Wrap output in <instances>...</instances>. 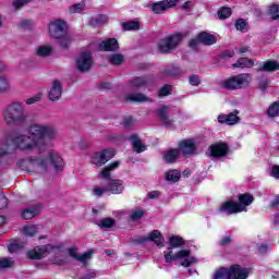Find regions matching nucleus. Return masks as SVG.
Returning a JSON list of instances; mask_svg holds the SVG:
<instances>
[{
    "label": "nucleus",
    "mask_w": 279,
    "mask_h": 279,
    "mask_svg": "<svg viewBox=\"0 0 279 279\" xmlns=\"http://www.w3.org/2000/svg\"><path fill=\"white\" fill-rule=\"evenodd\" d=\"M27 162L33 169H40V171H47L49 165H52L54 171L64 169V159L56 150H49L47 158L31 157Z\"/></svg>",
    "instance_id": "nucleus-3"
},
{
    "label": "nucleus",
    "mask_w": 279,
    "mask_h": 279,
    "mask_svg": "<svg viewBox=\"0 0 279 279\" xmlns=\"http://www.w3.org/2000/svg\"><path fill=\"white\" fill-rule=\"evenodd\" d=\"M270 175L276 180H279V166H272L270 169Z\"/></svg>",
    "instance_id": "nucleus-57"
},
{
    "label": "nucleus",
    "mask_w": 279,
    "mask_h": 279,
    "mask_svg": "<svg viewBox=\"0 0 279 279\" xmlns=\"http://www.w3.org/2000/svg\"><path fill=\"white\" fill-rule=\"evenodd\" d=\"M126 101H132L135 104H143L145 101H153L149 97L142 93L129 94L125 97Z\"/></svg>",
    "instance_id": "nucleus-27"
},
{
    "label": "nucleus",
    "mask_w": 279,
    "mask_h": 279,
    "mask_svg": "<svg viewBox=\"0 0 279 279\" xmlns=\"http://www.w3.org/2000/svg\"><path fill=\"white\" fill-rule=\"evenodd\" d=\"M3 208H8V197H5L3 194H0V210H3Z\"/></svg>",
    "instance_id": "nucleus-58"
},
{
    "label": "nucleus",
    "mask_w": 279,
    "mask_h": 279,
    "mask_svg": "<svg viewBox=\"0 0 279 279\" xmlns=\"http://www.w3.org/2000/svg\"><path fill=\"white\" fill-rule=\"evenodd\" d=\"M141 25L138 22H124L122 23V29L124 32H131V29H138Z\"/></svg>",
    "instance_id": "nucleus-45"
},
{
    "label": "nucleus",
    "mask_w": 279,
    "mask_h": 279,
    "mask_svg": "<svg viewBox=\"0 0 279 279\" xmlns=\"http://www.w3.org/2000/svg\"><path fill=\"white\" fill-rule=\"evenodd\" d=\"M80 12H84V4L78 3L70 7L71 14H80Z\"/></svg>",
    "instance_id": "nucleus-48"
},
{
    "label": "nucleus",
    "mask_w": 279,
    "mask_h": 279,
    "mask_svg": "<svg viewBox=\"0 0 279 279\" xmlns=\"http://www.w3.org/2000/svg\"><path fill=\"white\" fill-rule=\"evenodd\" d=\"M213 279H232L231 270L220 268L214 274Z\"/></svg>",
    "instance_id": "nucleus-34"
},
{
    "label": "nucleus",
    "mask_w": 279,
    "mask_h": 279,
    "mask_svg": "<svg viewBox=\"0 0 279 279\" xmlns=\"http://www.w3.org/2000/svg\"><path fill=\"white\" fill-rule=\"evenodd\" d=\"M10 143L15 147V149H20L21 151H35L37 150L40 154V146L36 141H34L33 136L28 134H15L10 140Z\"/></svg>",
    "instance_id": "nucleus-5"
},
{
    "label": "nucleus",
    "mask_w": 279,
    "mask_h": 279,
    "mask_svg": "<svg viewBox=\"0 0 279 279\" xmlns=\"http://www.w3.org/2000/svg\"><path fill=\"white\" fill-rule=\"evenodd\" d=\"M169 243L171 247H181V245H184V240L180 236L172 235L169 239Z\"/></svg>",
    "instance_id": "nucleus-44"
},
{
    "label": "nucleus",
    "mask_w": 279,
    "mask_h": 279,
    "mask_svg": "<svg viewBox=\"0 0 279 279\" xmlns=\"http://www.w3.org/2000/svg\"><path fill=\"white\" fill-rule=\"evenodd\" d=\"M241 119L239 118V111L235 110L229 114H219L218 123H226V125H236Z\"/></svg>",
    "instance_id": "nucleus-19"
},
{
    "label": "nucleus",
    "mask_w": 279,
    "mask_h": 279,
    "mask_svg": "<svg viewBox=\"0 0 279 279\" xmlns=\"http://www.w3.org/2000/svg\"><path fill=\"white\" fill-rule=\"evenodd\" d=\"M144 241H153L157 247H165V236L158 230L150 232L147 238H144Z\"/></svg>",
    "instance_id": "nucleus-25"
},
{
    "label": "nucleus",
    "mask_w": 279,
    "mask_h": 279,
    "mask_svg": "<svg viewBox=\"0 0 279 279\" xmlns=\"http://www.w3.org/2000/svg\"><path fill=\"white\" fill-rule=\"evenodd\" d=\"M23 246L19 243H11L9 246H8V250L10 252V254H14L16 252H20V250L22 248Z\"/></svg>",
    "instance_id": "nucleus-54"
},
{
    "label": "nucleus",
    "mask_w": 279,
    "mask_h": 279,
    "mask_svg": "<svg viewBox=\"0 0 279 279\" xmlns=\"http://www.w3.org/2000/svg\"><path fill=\"white\" fill-rule=\"evenodd\" d=\"M259 71H268V72L279 71V62L278 61H266L259 68Z\"/></svg>",
    "instance_id": "nucleus-33"
},
{
    "label": "nucleus",
    "mask_w": 279,
    "mask_h": 279,
    "mask_svg": "<svg viewBox=\"0 0 279 279\" xmlns=\"http://www.w3.org/2000/svg\"><path fill=\"white\" fill-rule=\"evenodd\" d=\"M166 75H178V73H180V70L172 68V69H166L165 70Z\"/></svg>",
    "instance_id": "nucleus-61"
},
{
    "label": "nucleus",
    "mask_w": 279,
    "mask_h": 279,
    "mask_svg": "<svg viewBox=\"0 0 279 279\" xmlns=\"http://www.w3.org/2000/svg\"><path fill=\"white\" fill-rule=\"evenodd\" d=\"M51 46H40L37 48V56H40L41 58H47V56H51Z\"/></svg>",
    "instance_id": "nucleus-41"
},
{
    "label": "nucleus",
    "mask_w": 279,
    "mask_h": 279,
    "mask_svg": "<svg viewBox=\"0 0 279 279\" xmlns=\"http://www.w3.org/2000/svg\"><path fill=\"white\" fill-rule=\"evenodd\" d=\"M90 25H106L108 23V15L100 14L90 20Z\"/></svg>",
    "instance_id": "nucleus-40"
},
{
    "label": "nucleus",
    "mask_w": 279,
    "mask_h": 279,
    "mask_svg": "<svg viewBox=\"0 0 279 279\" xmlns=\"http://www.w3.org/2000/svg\"><path fill=\"white\" fill-rule=\"evenodd\" d=\"M116 154L117 150H114V148H104L90 155V163L96 167H104V165L112 160Z\"/></svg>",
    "instance_id": "nucleus-8"
},
{
    "label": "nucleus",
    "mask_w": 279,
    "mask_h": 279,
    "mask_svg": "<svg viewBox=\"0 0 279 279\" xmlns=\"http://www.w3.org/2000/svg\"><path fill=\"white\" fill-rule=\"evenodd\" d=\"M50 250H52L50 244L37 246L34 250L28 251L27 256L33 260H40L41 258H45L47 254H49Z\"/></svg>",
    "instance_id": "nucleus-14"
},
{
    "label": "nucleus",
    "mask_w": 279,
    "mask_h": 279,
    "mask_svg": "<svg viewBox=\"0 0 279 279\" xmlns=\"http://www.w3.org/2000/svg\"><path fill=\"white\" fill-rule=\"evenodd\" d=\"M210 154L214 158H223L228 154V145L219 143L210 146Z\"/></svg>",
    "instance_id": "nucleus-24"
},
{
    "label": "nucleus",
    "mask_w": 279,
    "mask_h": 279,
    "mask_svg": "<svg viewBox=\"0 0 279 279\" xmlns=\"http://www.w3.org/2000/svg\"><path fill=\"white\" fill-rule=\"evenodd\" d=\"M125 191V185L121 179H111L106 186L94 187V195L96 197H101L105 193H110L111 195H121Z\"/></svg>",
    "instance_id": "nucleus-7"
},
{
    "label": "nucleus",
    "mask_w": 279,
    "mask_h": 279,
    "mask_svg": "<svg viewBox=\"0 0 279 279\" xmlns=\"http://www.w3.org/2000/svg\"><path fill=\"white\" fill-rule=\"evenodd\" d=\"M254 202V196L250 194H240L239 203L234 201H227L222 203L219 208L220 213H226V215H236V213H243L247 210V206Z\"/></svg>",
    "instance_id": "nucleus-4"
},
{
    "label": "nucleus",
    "mask_w": 279,
    "mask_h": 279,
    "mask_svg": "<svg viewBox=\"0 0 279 279\" xmlns=\"http://www.w3.org/2000/svg\"><path fill=\"white\" fill-rule=\"evenodd\" d=\"M100 51H119V41L116 38H109L99 44Z\"/></svg>",
    "instance_id": "nucleus-23"
},
{
    "label": "nucleus",
    "mask_w": 279,
    "mask_h": 279,
    "mask_svg": "<svg viewBox=\"0 0 279 279\" xmlns=\"http://www.w3.org/2000/svg\"><path fill=\"white\" fill-rule=\"evenodd\" d=\"M157 114L159 117V121L165 125V128H173V119L169 118V114H171V108H169V106H161L157 110Z\"/></svg>",
    "instance_id": "nucleus-16"
},
{
    "label": "nucleus",
    "mask_w": 279,
    "mask_h": 279,
    "mask_svg": "<svg viewBox=\"0 0 279 279\" xmlns=\"http://www.w3.org/2000/svg\"><path fill=\"white\" fill-rule=\"evenodd\" d=\"M57 40H59V45L60 47H62V49H66V47H69L72 43V38L71 35H69V33H65L62 37L57 38Z\"/></svg>",
    "instance_id": "nucleus-36"
},
{
    "label": "nucleus",
    "mask_w": 279,
    "mask_h": 279,
    "mask_svg": "<svg viewBox=\"0 0 279 279\" xmlns=\"http://www.w3.org/2000/svg\"><path fill=\"white\" fill-rule=\"evenodd\" d=\"M62 98V83L58 80L52 81L48 92V99L50 101H60Z\"/></svg>",
    "instance_id": "nucleus-17"
},
{
    "label": "nucleus",
    "mask_w": 279,
    "mask_h": 279,
    "mask_svg": "<svg viewBox=\"0 0 279 279\" xmlns=\"http://www.w3.org/2000/svg\"><path fill=\"white\" fill-rule=\"evenodd\" d=\"M268 117L275 118L279 114V101L272 102L267 110Z\"/></svg>",
    "instance_id": "nucleus-39"
},
{
    "label": "nucleus",
    "mask_w": 279,
    "mask_h": 279,
    "mask_svg": "<svg viewBox=\"0 0 279 279\" xmlns=\"http://www.w3.org/2000/svg\"><path fill=\"white\" fill-rule=\"evenodd\" d=\"M179 156H180L179 149H170V150L166 151V154L163 156V160L166 162L172 163V162H175V160H178Z\"/></svg>",
    "instance_id": "nucleus-31"
},
{
    "label": "nucleus",
    "mask_w": 279,
    "mask_h": 279,
    "mask_svg": "<svg viewBox=\"0 0 279 279\" xmlns=\"http://www.w3.org/2000/svg\"><path fill=\"white\" fill-rule=\"evenodd\" d=\"M231 14H232L231 8L223 7L222 9H220L218 11V16H219V19H222V20L229 19V16H231Z\"/></svg>",
    "instance_id": "nucleus-47"
},
{
    "label": "nucleus",
    "mask_w": 279,
    "mask_h": 279,
    "mask_svg": "<svg viewBox=\"0 0 279 279\" xmlns=\"http://www.w3.org/2000/svg\"><path fill=\"white\" fill-rule=\"evenodd\" d=\"M247 27V22H245L244 20H238L235 22V28L239 32H245V28Z\"/></svg>",
    "instance_id": "nucleus-52"
},
{
    "label": "nucleus",
    "mask_w": 279,
    "mask_h": 279,
    "mask_svg": "<svg viewBox=\"0 0 279 279\" xmlns=\"http://www.w3.org/2000/svg\"><path fill=\"white\" fill-rule=\"evenodd\" d=\"M221 58H234V51L233 50H226L221 53Z\"/></svg>",
    "instance_id": "nucleus-62"
},
{
    "label": "nucleus",
    "mask_w": 279,
    "mask_h": 279,
    "mask_svg": "<svg viewBox=\"0 0 279 279\" xmlns=\"http://www.w3.org/2000/svg\"><path fill=\"white\" fill-rule=\"evenodd\" d=\"M145 215V211L142 209H132L130 213V219L132 221H138L143 216Z\"/></svg>",
    "instance_id": "nucleus-46"
},
{
    "label": "nucleus",
    "mask_w": 279,
    "mask_h": 279,
    "mask_svg": "<svg viewBox=\"0 0 279 279\" xmlns=\"http://www.w3.org/2000/svg\"><path fill=\"white\" fill-rule=\"evenodd\" d=\"M135 124H136V121L134 120L133 117L124 118V121H123L124 128L130 130L131 128H134Z\"/></svg>",
    "instance_id": "nucleus-51"
},
{
    "label": "nucleus",
    "mask_w": 279,
    "mask_h": 279,
    "mask_svg": "<svg viewBox=\"0 0 279 279\" xmlns=\"http://www.w3.org/2000/svg\"><path fill=\"white\" fill-rule=\"evenodd\" d=\"M39 146V154L47 151V141H56L58 138V129L51 124L32 123L27 129Z\"/></svg>",
    "instance_id": "nucleus-1"
},
{
    "label": "nucleus",
    "mask_w": 279,
    "mask_h": 279,
    "mask_svg": "<svg viewBox=\"0 0 279 279\" xmlns=\"http://www.w3.org/2000/svg\"><path fill=\"white\" fill-rule=\"evenodd\" d=\"M159 97H167V95H171V86L170 85H165L160 90H159Z\"/></svg>",
    "instance_id": "nucleus-53"
},
{
    "label": "nucleus",
    "mask_w": 279,
    "mask_h": 279,
    "mask_svg": "<svg viewBox=\"0 0 279 279\" xmlns=\"http://www.w3.org/2000/svg\"><path fill=\"white\" fill-rule=\"evenodd\" d=\"M198 38H199L202 45L210 46V45H215V43H217V39L214 37V35H210L206 32L198 34Z\"/></svg>",
    "instance_id": "nucleus-30"
},
{
    "label": "nucleus",
    "mask_w": 279,
    "mask_h": 279,
    "mask_svg": "<svg viewBox=\"0 0 279 279\" xmlns=\"http://www.w3.org/2000/svg\"><path fill=\"white\" fill-rule=\"evenodd\" d=\"M254 66V60L247 58H240L232 64L233 69H252Z\"/></svg>",
    "instance_id": "nucleus-29"
},
{
    "label": "nucleus",
    "mask_w": 279,
    "mask_h": 279,
    "mask_svg": "<svg viewBox=\"0 0 279 279\" xmlns=\"http://www.w3.org/2000/svg\"><path fill=\"white\" fill-rule=\"evenodd\" d=\"M9 153H10V144L5 142L0 146V156H5Z\"/></svg>",
    "instance_id": "nucleus-55"
},
{
    "label": "nucleus",
    "mask_w": 279,
    "mask_h": 279,
    "mask_svg": "<svg viewBox=\"0 0 279 279\" xmlns=\"http://www.w3.org/2000/svg\"><path fill=\"white\" fill-rule=\"evenodd\" d=\"M38 215H40V206L38 205L28 207L22 213L23 219H34V217H38Z\"/></svg>",
    "instance_id": "nucleus-28"
},
{
    "label": "nucleus",
    "mask_w": 279,
    "mask_h": 279,
    "mask_svg": "<svg viewBox=\"0 0 279 279\" xmlns=\"http://www.w3.org/2000/svg\"><path fill=\"white\" fill-rule=\"evenodd\" d=\"M23 234L25 236H35V234H38V227L32 225V226H26L23 228Z\"/></svg>",
    "instance_id": "nucleus-42"
},
{
    "label": "nucleus",
    "mask_w": 279,
    "mask_h": 279,
    "mask_svg": "<svg viewBox=\"0 0 279 279\" xmlns=\"http://www.w3.org/2000/svg\"><path fill=\"white\" fill-rule=\"evenodd\" d=\"M2 118L5 125H23L27 121L25 105L20 101L10 102L2 109Z\"/></svg>",
    "instance_id": "nucleus-2"
},
{
    "label": "nucleus",
    "mask_w": 279,
    "mask_h": 279,
    "mask_svg": "<svg viewBox=\"0 0 279 279\" xmlns=\"http://www.w3.org/2000/svg\"><path fill=\"white\" fill-rule=\"evenodd\" d=\"M184 35L182 33H175L174 35L168 36L161 39L158 44V49L161 53H170L182 43Z\"/></svg>",
    "instance_id": "nucleus-9"
},
{
    "label": "nucleus",
    "mask_w": 279,
    "mask_h": 279,
    "mask_svg": "<svg viewBox=\"0 0 279 279\" xmlns=\"http://www.w3.org/2000/svg\"><path fill=\"white\" fill-rule=\"evenodd\" d=\"M93 68V54L89 51H83L76 58V69L80 73H88Z\"/></svg>",
    "instance_id": "nucleus-11"
},
{
    "label": "nucleus",
    "mask_w": 279,
    "mask_h": 279,
    "mask_svg": "<svg viewBox=\"0 0 279 279\" xmlns=\"http://www.w3.org/2000/svg\"><path fill=\"white\" fill-rule=\"evenodd\" d=\"M48 29L51 38H62L66 34V23L62 20H54L50 22Z\"/></svg>",
    "instance_id": "nucleus-12"
},
{
    "label": "nucleus",
    "mask_w": 279,
    "mask_h": 279,
    "mask_svg": "<svg viewBox=\"0 0 279 279\" xmlns=\"http://www.w3.org/2000/svg\"><path fill=\"white\" fill-rule=\"evenodd\" d=\"M97 278V271L95 270H89L87 271L81 279H95Z\"/></svg>",
    "instance_id": "nucleus-59"
},
{
    "label": "nucleus",
    "mask_w": 279,
    "mask_h": 279,
    "mask_svg": "<svg viewBox=\"0 0 279 279\" xmlns=\"http://www.w3.org/2000/svg\"><path fill=\"white\" fill-rule=\"evenodd\" d=\"M197 150V146L195 145V140H182L179 142V151L183 154V156H193Z\"/></svg>",
    "instance_id": "nucleus-15"
},
{
    "label": "nucleus",
    "mask_w": 279,
    "mask_h": 279,
    "mask_svg": "<svg viewBox=\"0 0 279 279\" xmlns=\"http://www.w3.org/2000/svg\"><path fill=\"white\" fill-rule=\"evenodd\" d=\"M119 167H121V161H113L109 163L98 173L99 180H107L110 182V180H112V171L119 169Z\"/></svg>",
    "instance_id": "nucleus-18"
},
{
    "label": "nucleus",
    "mask_w": 279,
    "mask_h": 279,
    "mask_svg": "<svg viewBox=\"0 0 279 279\" xmlns=\"http://www.w3.org/2000/svg\"><path fill=\"white\" fill-rule=\"evenodd\" d=\"M250 84H252V75L243 73L222 81L220 86H222L226 90H239L241 88H247Z\"/></svg>",
    "instance_id": "nucleus-6"
},
{
    "label": "nucleus",
    "mask_w": 279,
    "mask_h": 279,
    "mask_svg": "<svg viewBox=\"0 0 279 279\" xmlns=\"http://www.w3.org/2000/svg\"><path fill=\"white\" fill-rule=\"evenodd\" d=\"M178 5V0H161L151 4V10L155 14H162L167 12L170 8H175Z\"/></svg>",
    "instance_id": "nucleus-13"
},
{
    "label": "nucleus",
    "mask_w": 279,
    "mask_h": 279,
    "mask_svg": "<svg viewBox=\"0 0 279 279\" xmlns=\"http://www.w3.org/2000/svg\"><path fill=\"white\" fill-rule=\"evenodd\" d=\"M181 175L182 174L178 170H169L166 173V180H168V182H178Z\"/></svg>",
    "instance_id": "nucleus-38"
},
{
    "label": "nucleus",
    "mask_w": 279,
    "mask_h": 279,
    "mask_svg": "<svg viewBox=\"0 0 279 279\" xmlns=\"http://www.w3.org/2000/svg\"><path fill=\"white\" fill-rule=\"evenodd\" d=\"M279 206V195L275 196V198L270 202V208H278Z\"/></svg>",
    "instance_id": "nucleus-64"
},
{
    "label": "nucleus",
    "mask_w": 279,
    "mask_h": 279,
    "mask_svg": "<svg viewBox=\"0 0 279 279\" xmlns=\"http://www.w3.org/2000/svg\"><path fill=\"white\" fill-rule=\"evenodd\" d=\"M69 256L74 258V260H78V263H82L83 265H86L90 258H93V252H85L84 254L80 255L77 254V247H71L68 250Z\"/></svg>",
    "instance_id": "nucleus-20"
},
{
    "label": "nucleus",
    "mask_w": 279,
    "mask_h": 279,
    "mask_svg": "<svg viewBox=\"0 0 279 279\" xmlns=\"http://www.w3.org/2000/svg\"><path fill=\"white\" fill-rule=\"evenodd\" d=\"M129 141H131V143L133 145V149H134V151H136V154H143V151H145L147 149V146H145V144H143V141L136 134L131 135L129 137Z\"/></svg>",
    "instance_id": "nucleus-26"
},
{
    "label": "nucleus",
    "mask_w": 279,
    "mask_h": 279,
    "mask_svg": "<svg viewBox=\"0 0 279 279\" xmlns=\"http://www.w3.org/2000/svg\"><path fill=\"white\" fill-rule=\"evenodd\" d=\"M199 44H202V40L199 39V35L197 36V38L190 40V47H197Z\"/></svg>",
    "instance_id": "nucleus-63"
},
{
    "label": "nucleus",
    "mask_w": 279,
    "mask_h": 279,
    "mask_svg": "<svg viewBox=\"0 0 279 279\" xmlns=\"http://www.w3.org/2000/svg\"><path fill=\"white\" fill-rule=\"evenodd\" d=\"M40 99H43V94L41 93L26 99L25 102H26L27 106H32L34 104H38V101H40Z\"/></svg>",
    "instance_id": "nucleus-49"
},
{
    "label": "nucleus",
    "mask_w": 279,
    "mask_h": 279,
    "mask_svg": "<svg viewBox=\"0 0 279 279\" xmlns=\"http://www.w3.org/2000/svg\"><path fill=\"white\" fill-rule=\"evenodd\" d=\"M232 279H247L250 276V269L241 267L239 265H233L230 267Z\"/></svg>",
    "instance_id": "nucleus-22"
},
{
    "label": "nucleus",
    "mask_w": 279,
    "mask_h": 279,
    "mask_svg": "<svg viewBox=\"0 0 279 279\" xmlns=\"http://www.w3.org/2000/svg\"><path fill=\"white\" fill-rule=\"evenodd\" d=\"M146 84H149V77L147 76H136L128 82L126 88L130 90L138 89L145 87Z\"/></svg>",
    "instance_id": "nucleus-21"
},
{
    "label": "nucleus",
    "mask_w": 279,
    "mask_h": 279,
    "mask_svg": "<svg viewBox=\"0 0 279 279\" xmlns=\"http://www.w3.org/2000/svg\"><path fill=\"white\" fill-rule=\"evenodd\" d=\"M12 86L10 85V78L5 75L0 74V94L10 93Z\"/></svg>",
    "instance_id": "nucleus-32"
},
{
    "label": "nucleus",
    "mask_w": 279,
    "mask_h": 279,
    "mask_svg": "<svg viewBox=\"0 0 279 279\" xmlns=\"http://www.w3.org/2000/svg\"><path fill=\"white\" fill-rule=\"evenodd\" d=\"M27 3H32V0H16L13 2V5L19 10V8H23V5H27Z\"/></svg>",
    "instance_id": "nucleus-56"
},
{
    "label": "nucleus",
    "mask_w": 279,
    "mask_h": 279,
    "mask_svg": "<svg viewBox=\"0 0 279 279\" xmlns=\"http://www.w3.org/2000/svg\"><path fill=\"white\" fill-rule=\"evenodd\" d=\"M14 267V260L10 257H3L0 259V269H10Z\"/></svg>",
    "instance_id": "nucleus-43"
},
{
    "label": "nucleus",
    "mask_w": 279,
    "mask_h": 279,
    "mask_svg": "<svg viewBox=\"0 0 279 279\" xmlns=\"http://www.w3.org/2000/svg\"><path fill=\"white\" fill-rule=\"evenodd\" d=\"M116 220L112 218H102L98 222V227H100L102 230L108 229V228H113Z\"/></svg>",
    "instance_id": "nucleus-37"
},
{
    "label": "nucleus",
    "mask_w": 279,
    "mask_h": 279,
    "mask_svg": "<svg viewBox=\"0 0 279 279\" xmlns=\"http://www.w3.org/2000/svg\"><path fill=\"white\" fill-rule=\"evenodd\" d=\"M189 82L191 86H199L202 84V80L197 74H193L189 77Z\"/></svg>",
    "instance_id": "nucleus-50"
},
{
    "label": "nucleus",
    "mask_w": 279,
    "mask_h": 279,
    "mask_svg": "<svg viewBox=\"0 0 279 279\" xmlns=\"http://www.w3.org/2000/svg\"><path fill=\"white\" fill-rule=\"evenodd\" d=\"M189 256H191V251L182 250L179 251L175 255H173L172 252L165 254V259L166 263H173V260H180L182 258H185L181 263L182 267H191V265H195V263H197V258Z\"/></svg>",
    "instance_id": "nucleus-10"
},
{
    "label": "nucleus",
    "mask_w": 279,
    "mask_h": 279,
    "mask_svg": "<svg viewBox=\"0 0 279 279\" xmlns=\"http://www.w3.org/2000/svg\"><path fill=\"white\" fill-rule=\"evenodd\" d=\"M124 60H125V57L121 53L111 54L108 58V61L110 62V64H113L116 66L123 64Z\"/></svg>",
    "instance_id": "nucleus-35"
},
{
    "label": "nucleus",
    "mask_w": 279,
    "mask_h": 279,
    "mask_svg": "<svg viewBox=\"0 0 279 279\" xmlns=\"http://www.w3.org/2000/svg\"><path fill=\"white\" fill-rule=\"evenodd\" d=\"M267 86H269V81L268 80H263L259 82V89L265 93L267 90Z\"/></svg>",
    "instance_id": "nucleus-60"
}]
</instances>
